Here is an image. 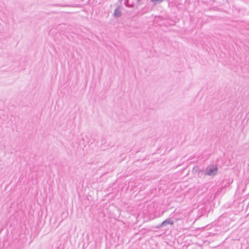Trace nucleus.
<instances>
[{
    "label": "nucleus",
    "mask_w": 249,
    "mask_h": 249,
    "mask_svg": "<svg viewBox=\"0 0 249 249\" xmlns=\"http://www.w3.org/2000/svg\"><path fill=\"white\" fill-rule=\"evenodd\" d=\"M217 168L216 167H213V169H210L207 174L208 175L211 176V175H214L216 174V173L217 172Z\"/></svg>",
    "instance_id": "nucleus-1"
},
{
    "label": "nucleus",
    "mask_w": 249,
    "mask_h": 249,
    "mask_svg": "<svg viewBox=\"0 0 249 249\" xmlns=\"http://www.w3.org/2000/svg\"><path fill=\"white\" fill-rule=\"evenodd\" d=\"M151 1L154 3H157V2H160L163 1V0H151Z\"/></svg>",
    "instance_id": "nucleus-3"
},
{
    "label": "nucleus",
    "mask_w": 249,
    "mask_h": 249,
    "mask_svg": "<svg viewBox=\"0 0 249 249\" xmlns=\"http://www.w3.org/2000/svg\"><path fill=\"white\" fill-rule=\"evenodd\" d=\"M114 15L119 17L121 15V11L119 9H116L114 11Z\"/></svg>",
    "instance_id": "nucleus-2"
},
{
    "label": "nucleus",
    "mask_w": 249,
    "mask_h": 249,
    "mask_svg": "<svg viewBox=\"0 0 249 249\" xmlns=\"http://www.w3.org/2000/svg\"><path fill=\"white\" fill-rule=\"evenodd\" d=\"M138 1H140L141 0H137Z\"/></svg>",
    "instance_id": "nucleus-5"
},
{
    "label": "nucleus",
    "mask_w": 249,
    "mask_h": 249,
    "mask_svg": "<svg viewBox=\"0 0 249 249\" xmlns=\"http://www.w3.org/2000/svg\"><path fill=\"white\" fill-rule=\"evenodd\" d=\"M166 223V221H165L163 222L162 224H164V223Z\"/></svg>",
    "instance_id": "nucleus-4"
}]
</instances>
